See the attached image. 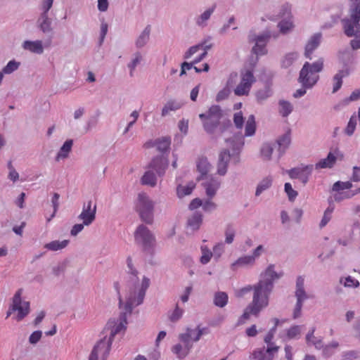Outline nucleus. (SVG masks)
I'll return each mask as SVG.
<instances>
[{
	"label": "nucleus",
	"instance_id": "obj_32",
	"mask_svg": "<svg viewBox=\"0 0 360 360\" xmlns=\"http://www.w3.org/2000/svg\"><path fill=\"white\" fill-rule=\"evenodd\" d=\"M207 55V51L205 50L198 58H196L192 63H189L187 62H184L181 64V70L180 72V75H183L186 74V70H191L193 68V64H196L201 61Z\"/></svg>",
	"mask_w": 360,
	"mask_h": 360
},
{
	"label": "nucleus",
	"instance_id": "obj_5",
	"mask_svg": "<svg viewBox=\"0 0 360 360\" xmlns=\"http://www.w3.org/2000/svg\"><path fill=\"white\" fill-rule=\"evenodd\" d=\"M202 335L201 329L198 328L196 330L187 328L186 333H181L179 339L182 344H176L172 347V352L179 358L186 357L193 346V342L198 341Z\"/></svg>",
	"mask_w": 360,
	"mask_h": 360
},
{
	"label": "nucleus",
	"instance_id": "obj_53",
	"mask_svg": "<svg viewBox=\"0 0 360 360\" xmlns=\"http://www.w3.org/2000/svg\"><path fill=\"white\" fill-rule=\"evenodd\" d=\"M19 65V63H17L15 60H11L4 68L2 72L5 74H11L18 68Z\"/></svg>",
	"mask_w": 360,
	"mask_h": 360
},
{
	"label": "nucleus",
	"instance_id": "obj_38",
	"mask_svg": "<svg viewBox=\"0 0 360 360\" xmlns=\"http://www.w3.org/2000/svg\"><path fill=\"white\" fill-rule=\"evenodd\" d=\"M352 188V184L351 181H338L335 182L333 185L332 190L333 191H344L345 190L347 191H351L350 189Z\"/></svg>",
	"mask_w": 360,
	"mask_h": 360
},
{
	"label": "nucleus",
	"instance_id": "obj_30",
	"mask_svg": "<svg viewBox=\"0 0 360 360\" xmlns=\"http://www.w3.org/2000/svg\"><path fill=\"white\" fill-rule=\"evenodd\" d=\"M256 123L254 115H251L248 117V119L245 124V135L246 136H252L255 133Z\"/></svg>",
	"mask_w": 360,
	"mask_h": 360
},
{
	"label": "nucleus",
	"instance_id": "obj_34",
	"mask_svg": "<svg viewBox=\"0 0 360 360\" xmlns=\"http://www.w3.org/2000/svg\"><path fill=\"white\" fill-rule=\"evenodd\" d=\"M72 143H73L72 140H68L64 143L57 155V160H59L60 158H65L68 157V153L71 150Z\"/></svg>",
	"mask_w": 360,
	"mask_h": 360
},
{
	"label": "nucleus",
	"instance_id": "obj_63",
	"mask_svg": "<svg viewBox=\"0 0 360 360\" xmlns=\"http://www.w3.org/2000/svg\"><path fill=\"white\" fill-rule=\"evenodd\" d=\"M344 285L346 287L357 288L359 286V282L356 279L349 276L345 278Z\"/></svg>",
	"mask_w": 360,
	"mask_h": 360
},
{
	"label": "nucleus",
	"instance_id": "obj_52",
	"mask_svg": "<svg viewBox=\"0 0 360 360\" xmlns=\"http://www.w3.org/2000/svg\"><path fill=\"white\" fill-rule=\"evenodd\" d=\"M297 57V54L295 53H290L287 54L282 61V66L284 68L290 66Z\"/></svg>",
	"mask_w": 360,
	"mask_h": 360
},
{
	"label": "nucleus",
	"instance_id": "obj_21",
	"mask_svg": "<svg viewBox=\"0 0 360 360\" xmlns=\"http://www.w3.org/2000/svg\"><path fill=\"white\" fill-rule=\"evenodd\" d=\"M168 162L163 156L154 158L150 164V167L155 170L158 175H162L167 167Z\"/></svg>",
	"mask_w": 360,
	"mask_h": 360
},
{
	"label": "nucleus",
	"instance_id": "obj_7",
	"mask_svg": "<svg viewBox=\"0 0 360 360\" xmlns=\"http://www.w3.org/2000/svg\"><path fill=\"white\" fill-rule=\"evenodd\" d=\"M255 82V78L252 70H245L241 71L240 76L238 75V82L232 88L234 94L238 96H248Z\"/></svg>",
	"mask_w": 360,
	"mask_h": 360
},
{
	"label": "nucleus",
	"instance_id": "obj_24",
	"mask_svg": "<svg viewBox=\"0 0 360 360\" xmlns=\"http://www.w3.org/2000/svg\"><path fill=\"white\" fill-rule=\"evenodd\" d=\"M255 263V257L251 255L240 257L231 264V269L236 270L239 266L252 265Z\"/></svg>",
	"mask_w": 360,
	"mask_h": 360
},
{
	"label": "nucleus",
	"instance_id": "obj_50",
	"mask_svg": "<svg viewBox=\"0 0 360 360\" xmlns=\"http://www.w3.org/2000/svg\"><path fill=\"white\" fill-rule=\"evenodd\" d=\"M226 141L230 143L234 151L240 150L244 144L243 136H238L236 141L234 140L231 141L230 139H226Z\"/></svg>",
	"mask_w": 360,
	"mask_h": 360
},
{
	"label": "nucleus",
	"instance_id": "obj_58",
	"mask_svg": "<svg viewBox=\"0 0 360 360\" xmlns=\"http://www.w3.org/2000/svg\"><path fill=\"white\" fill-rule=\"evenodd\" d=\"M225 235H226V240H225L226 243L228 244L231 243L233 241L234 236H235V229H233V227L232 226L229 225L227 226L226 231H225Z\"/></svg>",
	"mask_w": 360,
	"mask_h": 360
},
{
	"label": "nucleus",
	"instance_id": "obj_44",
	"mask_svg": "<svg viewBox=\"0 0 360 360\" xmlns=\"http://www.w3.org/2000/svg\"><path fill=\"white\" fill-rule=\"evenodd\" d=\"M150 31V29L149 26L145 28L136 41V46L138 47H142L146 44L149 39Z\"/></svg>",
	"mask_w": 360,
	"mask_h": 360
},
{
	"label": "nucleus",
	"instance_id": "obj_49",
	"mask_svg": "<svg viewBox=\"0 0 360 360\" xmlns=\"http://www.w3.org/2000/svg\"><path fill=\"white\" fill-rule=\"evenodd\" d=\"M356 122L357 119L356 115H352L350 117L348 124L345 129V133L347 135L351 136L354 133L356 128Z\"/></svg>",
	"mask_w": 360,
	"mask_h": 360
},
{
	"label": "nucleus",
	"instance_id": "obj_60",
	"mask_svg": "<svg viewBox=\"0 0 360 360\" xmlns=\"http://www.w3.org/2000/svg\"><path fill=\"white\" fill-rule=\"evenodd\" d=\"M142 60V57L139 53L135 54L134 58L132 60L131 63L128 65L129 68L130 69V75L133 76V72L138 64Z\"/></svg>",
	"mask_w": 360,
	"mask_h": 360
},
{
	"label": "nucleus",
	"instance_id": "obj_1",
	"mask_svg": "<svg viewBox=\"0 0 360 360\" xmlns=\"http://www.w3.org/2000/svg\"><path fill=\"white\" fill-rule=\"evenodd\" d=\"M150 280L146 277L143 278L141 285H136L131 289L126 297L124 311L122 312L118 320L110 319L105 328V330H110V337L101 340L91 351L89 360H106L109 355L111 345L115 335L124 331L127 328V316L130 315L132 309L141 304L144 299L146 291L149 287Z\"/></svg>",
	"mask_w": 360,
	"mask_h": 360
},
{
	"label": "nucleus",
	"instance_id": "obj_25",
	"mask_svg": "<svg viewBox=\"0 0 360 360\" xmlns=\"http://www.w3.org/2000/svg\"><path fill=\"white\" fill-rule=\"evenodd\" d=\"M349 75L347 70H340L333 77L334 85L333 92L335 93L338 91L342 84V78Z\"/></svg>",
	"mask_w": 360,
	"mask_h": 360
},
{
	"label": "nucleus",
	"instance_id": "obj_17",
	"mask_svg": "<svg viewBox=\"0 0 360 360\" xmlns=\"http://www.w3.org/2000/svg\"><path fill=\"white\" fill-rule=\"evenodd\" d=\"M170 143H171V141H170L169 138L163 137V138L158 139L155 141H147L144 144V147L146 148H149L155 146L158 151L164 153L169 149Z\"/></svg>",
	"mask_w": 360,
	"mask_h": 360
},
{
	"label": "nucleus",
	"instance_id": "obj_6",
	"mask_svg": "<svg viewBox=\"0 0 360 360\" xmlns=\"http://www.w3.org/2000/svg\"><path fill=\"white\" fill-rule=\"evenodd\" d=\"M154 202L145 193L138 195L136 202V210L140 218L146 224H151L153 221Z\"/></svg>",
	"mask_w": 360,
	"mask_h": 360
},
{
	"label": "nucleus",
	"instance_id": "obj_16",
	"mask_svg": "<svg viewBox=\"0 0 360 360\" xmlns=\"http://www.w3.org/2000/svg\"><path fill=\"white\" fill-rule=\"evenodd\" d=\"M278 349V346H268L266 350L264 349L255 350L252 355L257 360H273L274 354L276 353Z\"/></svg>",
	"mask_w": 360,
	"mask_h": 360
},
{
	"label": "nucleus",
	"instance_id": "obj_4",
	"mask_svg": "<svg viewBox=\"0 0 360 360\" xmlns=\"http://www.w3.org/2000/svg\"><path fill=\"white\" fill-rule=\"evenodd\" d=\"M323 68V59L319 58L313 63L306 62L300 72L299 82L303 87L311 88L319 80V73Z\"/></svg>",
	"mask_w": 360,
	"mask_h": 360
},
{
	"label": "nucleus",
	"instance_id": "obj_40",
	"mask_svg": "<svg viewBox=\"0 0 360 360\" xmlns=\"http://www.w3.org/2000/svg\"><path fill=\"white\" fill-rule=\"evenodd\" d=\"M215 8L216 5H213L211 8H208L204 13H202L200 15V16L197 19V24L199 25H204L206 21L210 18Z\"/></svg>",
	"mask_w": 360,
	"mask_h": 360
},
{
	"label": "nucleus",
	"instance_id": "obj_10",
	"mask_svg": "<svg viewBox=\"0 0 360 360\" xmlns=\"http://www.w3.org/2000/svg\"><path fill=\"white\" fill-rule=\"evenodd\" d=\"M134 240L144 250L153 249L155 245V237L148 227L139 225L134 232Z\"/></svg>",
	"mask_w": 360,
	"mask_h": 360
},
{
	"label": "nucleus",
	"instance_id": "obj_20",
	"mask_svg": "<svg viewBox=\"0 0 360 360\" xmlns=\"http://www.w3.org/2000/svg\"><path fill=\"white\" fill-rule=\"evenodd\" d=\"M202 185L205 189L207 195L212 198L216 194L217 191L219 188L220 182L213 177L207 178Z\"/></svg>",
	"mask_w": 360,
	"mask_h": 360
},
{
	"label": "nucleus",
	"instance_id": "obj_31",
	"mask_svg": "<svg viewBox=\"0 0 360 360\" xmlns=\"http://www.w3.org/2000/svg\"><path fill=\"white\" fill-rule=\"evenodd\" d=\"M157 179L155 174L151 171L145 172L141 178V183L143 185H148L152 187L156 185Z\"/></svg>",
	"mask_w": 360,
	"mask_h": 360
},
{
	"label": "nucleus",
	"instance_id": "obj_55",
	"mask_svg": "<svg viewBox=\"0 0 360 360\" xmlns=\"http://www.w3.org/2000/svg\"><path fill=\"white\" fill-rule=\"evenodd\" d=\"M314 329L313 328L311 331H310L306 337V340L308 344L314 345L316 348H319L321 347V340H315L316 338L314 335Z\"/></svg>",
	"mask_w": 360,
	"mask_h": 360
},
{
	"label": "nucleus",
	"instance_id": "obj_48",
	"mask_svg": "<svg viewBox=\"0 0 360 360\" xmlns=\"http://www.w3.org/2000/svg\"><path fill=\"white\" fill-rule=\"evenodd\" d=\"M273 153V148L268 143L264 144L261 149V155L264 160H270Z\"/></svg>",
	"mask_w": 360,
	"mask_h": 360
},
{
	"label": "nucleus",
	"instance_id": "obj_15",
	"mask_svg": "<svg viewBox=\"0 0 360 360\" xmlns=\"http://www.w3.org/2000/svg\"><path fill=\"white\" fill-rule=\"evenodd\" d=\"M270 37V34H264L257 36L253 41H255V45L252 48V53L257 56L264 55L266 53V44Z\"/></svg>",
	"mask_w": 360,
	"mask_h": 360
},
{
	"label": "nucleus",
	"instance_id": "obj_43",
	"mask_svg": "<svg viewBox=\"0 0 360 360\" xmlns=\"http://www.w3.org/2000/svg\"><path fill=\"white\" fill-rule=\"evenodd\" d=\"M181 108L179 103L174 101H168L162 110V116H166L170 111L178 110Z\"/></svg>",
	"mask_w": 360,
	"mask_h": 360
},
{
	"label": "nucleus",
	"instance_id": "obj_56",
	"mask_svg": "<svg viewBox=\"0 0 360 360\" xmlns=\"http://www.w3.org/2000/svg\"><path fill=\"white\" fill-rule=\"evenodd\" d=\"M285 191L290 201H293L297 195V192L292 188L290 183L285 184Z\"/></svg>",
	"mask_w": 360,
	"mask_h": 360
},
{
	"label": "nucleus",
	"instance_id": "obj_45",
	"mask_svg": "<svg viewBox=\"0 0 360 360\" xmlns=\"http://www.w3.org/2000/svg\"><path fill=\"white\" fill-rule=\"evenodd\" d=\"M210 46H204V44H198L196 46H191L185 53L184 58L188 59L190 58L194 53L198 52L200 49H203V51L205 50L207 51V49H209Z\"/></svg>",
	"mask_w": 360,
	"mask_h": 360
},
{
	"label": "nucleus",
	"instance_id": "obj_46",
	"mask_svg": "<svg viewBox=\"0 0 360 360\" xmlns=\"http://www.w3.org/2000/svg\"><path fill=\"white\" fill-rule=\"evenodd\" d=\"M275 326L269 331L264 338V342L268 344V346H274L271 342L276 333V326L279 322L278 319H274Z\"/></svg>",
	"mask_w": 360,
	"mask_h": 360
},
{
	"label": "nucleus",
	"instance_id": "obj_9",
	"mask_svg": "<svg viewBox=\"0 0 360 360\" xmlns=\"http://www.w3.org/2000/svg\"><path fill=\"white\" fill-rule=\"evenodd\" d=\"M355 8L351 11L349 19L342 20L345 33L348 37H352L360 30V0H350Z\"/></svg>",
	"mask_w": 360,
	"mask_h": 360
},
{
	"label": "nucleus",
	"instance_id": "obj_54",
	"mask_svg": "<svg viewBox=\"0 0 360 360\" xmlns=\"http://www.w3.org/2000/svg\"><path fill=\"white\" fill-rule=\"evenodd\" d=\"M333 212V207H328L326 210L323 217L320 223L321 228H323V226H325L328 223V221L330 220Z\"/></svg>",
	"mask_w": 360,
	"mask_h": 360
},
{
	"label": "nucleus",
	"instance_id": "obj_37",
	"mask_svg": "<svg viewBox=\"0 0 360 360\" xmlns=\"http://www.w3.org/2000/svg\"><path fill=\"white\" fill-rule=\"evenodd\" d=\"M228 302V295L224 292H218L215 294L214 303L216 306L224 307Z\"/></svg>",
	"mask_w": 360,
	"mask_h": 360
},
{
	"label": "nucleus",
	"instance_id": "obj_23",
	"mask_svg": "<svg viewBox=\"0 0 360 360\" xmlns=\"http://www.w3.org/2000/svg\"><path fill=\"white\" fill-rule=\"evenodd\" d=\"M22 47L25 50H29L30 51L34 53L41 54L44 51L42 42L39 40L34 41H25L22 44Z\"/></svg>",
	"mask_w": 360,
	"mask_h": 360
},
{
	"label": "nucleus",
	"instance_id": "obj_35",
	"mask_svg": "<svg viewBox=\"0 0 360 360\" xmlns=\"http://www.w3.org/2000/svg\"><path fill=\"white\" fill-rule=\"evenodd\" d=\"M356 194V191H335L333 198L335 201L340 202L345 199L351 198Z\"/></svg>",
	"mask_w": 360,
	"mask_h": 360
},
{
	"label": "nucleus",
	"instance_id": "obj_12",
	"mask_svg": "<svg viewBox=\"0 0 360 360\" xmlns=\"http://www.w3.org/2000/svg\"><path fill=\"white\" fill-rule=\"evenodd\" d=\"M96 205H93L91 200L83 205L82 211L78 216V219L82 220L85 226H89L96 219Z\"/></svg>",
	"mask_w": 360,
	"mask_h": 360
},
{
	"label": "nucleus",
	"instance_id": "obj_64",
	"mask_svg": "<svg viewBox=\"0 0 360 360\" xmlns=\"http://www.w3.org/2000/svg\"><path fill=\"white\" fill-rule=\"evenodd\" d=\"M41 335H42L41 331L36 330L30 335V336L29 338V342L31 344H36L40 340Z\"/></svg>",
	"mask_w": 360,
	"mask_h": 360
},
{
	"label": "nucleus",
	"instance_id": "obj_62",
	"mask_svg": "<svg viewBox=\"0 0 360 360\" xmlns=\"http://www.w3.org/2000/svg\"><path fill=\"white\" fill-rule=\"evenodd\" d=\"M183 309H180L178 305L176 306L174 311L169 315V319L172 322L178 321L183 314Z\"/></svg>",
	"mask_w": 360,
	"mask_h": 360
},
{
	"label": "nucleus",
	"instance_id": "obj_51",
	"mask_svg": "<svg viewBox=\"0 0 360 360\" xmlns=\"http://www.w3.org/2000/svg\"><path fill=\"white\" fill-rule=\"evenodd\" d=\"M297 297V303H296L295 308L294 309V313H293L294 319H297L300 316L301 310H302V302L306 299H307V297Z\"/></svg>",
	"mask_w": 360,
	"mask_h": 360
},
{
	"label": "nucleus",
	"instance_id": "obj_11",
	"mask_svg": "<svg viewBox=\"0 0 360 360\" xmlns=\"http://www.w3.org/2000/svg\"><path fill=\"white\" fill-rule=\"evenodd\" d=\"M313 169L314 166L312 165H308L292 168L287 172L291 179H299L305 185L312 173Z\"/></svg>",
	"mask_w": 360,
	"mask_h": 360
},
{
	"label": "nucleus",
	"instance_id": "obj_19",
	"mask_svg": "<svg viewBox=\"0 0 360 360\" xmlns=\"http://www.w3.org/2000/svg\"><path fill=\"white\" fill-rule=\"evenodd\" d=\"M321 34L319 33L314 34L308 41L305 46L304 56L307 58L311 59L313 51L319 46L321 42Z\"/></svg>",
	"mask_w": 360,
	"mask_h": 360
},
{
	"label": "nucleus",
	"instance_id": "obj_28",
	"mask_svg": "<svg viewBox=\"0 0 360 360\" xmlns=\"http://www.w3.org/2000/svg\"><path fill=\"white\" fill-rule=\"evenodd\" d=\"M290 130L289 129L283 136H281L277 140V143L279 146V150L282 153H283L285 150L290 146Z\"/></svg>",
	"mask_w": 360,
	"mask_h": 360
},
{
	"label": "nucleus",
	"instance_id": "obj_61",
	"mask_svg": "<svg viewBox=\"0 0 360 360\" xmlns=\"http://www.w3.org/2000/svg\"><path fill=\"white\" fill-rule=\"evenodd\" d=\"M300 326H293L288 330L287 336L290 339L295 338L300 334Z\"/></svg>",
	"mask_w": 360,
	"mask_h": 360
},
{
	"label": "nucleus",
	"instance_id": "obj_29",
	"mask_svg": "<svg viewBox=\"0 0 360 360\" xmlns=\"http://www.w3.org/2000/svg\"><path fill=\"white\" fill-rule=\"evenodd\" d=\"M210 169V165L207 158H200L197 162V169L201 174V178L205 176Z\"/></svg>",
	"mask_w": 360,
	"mask_h": 360
},
{
	"label": "nucleus",
	"instance_id": "obj_33",
	"mask_svg": "<svg viewBox=\"0 0 360 360\" xmlns=\"http://www.w3.org/2000/svg\"><path fill=\"white\" fill-rule=\"evenodd\" d=\"M279 113L283 117L288 116L292 111L293 107L292 104L286 101L281 100L279 101Z\"/></svg>",
	"mask_w": 360,
	"mask_h": 360
},
{
	"label": "nucleus",
	"instance_id": "obj_2",
	"mask_svg": "<svg viewBox=\"0 0 360 360\" xmlns=\"http://www.w3.org/2000/svg\"><path fill=\"white\" fill-rule=\"evenodd\" d=\"M274 265H270L262 274L261 279L257 285L254 286L248 285L236 291V296L240 298L244 297L246 293L254 290L252 301L240 317L239 324L244 323L246 320L250 319V315L257 316L259 312L268 306L269 297L274 287V281L281 276L280 274L274 271Z\"/></svg>",
	"mask_w": 360,
	"mask_h": 360
},
{
	"label": "nucleus",
	"instance_id": "obj_18",
	"mask_svg": "<svg viewBox=\"0 0 360 360\" xmlns=\"http://www.w3.org/2000/svg\"><path fill=\"white\" fill-rule=\"evenodd\" d=\"M338 153V150L330 152L326 158L320 160L315 165V168L316 169L332 168L336 162Z\"/></svg>",
	"mask_w": 360,
	"mask_h": 360
},
{
	"label": "nucleus",
	"instance_id": "obj_59",
	"mask_svg": "<svg viewBox=\"0 0 360 360\" xmlns=\"http://www.w3.org/2000/svg\"><path fill=\"white\" fill-rule=\"evenodd\" d=\"M233 122L236 128L241 129L244 124V118L241 112H236L233 116Z\"/></svg>",
	"mask_w": 360,
	"mask_h": 360
},
{
	"label": "nucleus",
	"instance_id": "obj_27",
	"mask_svg": "<svg viewBox=\"0 0 360 360\" xmlns=\"http://www.w3.org/2000/svg\"><path fill=\"white\" fill-rule=\"evenodd\" d=\"M202 221V216L198 212H195L188 220V225L193 229L197 230L200 228Z\"/></svg>",
	"mask_w": 360,
	"mask_h": 360
},
{
	"label": "nucleus",
	"instance_id": "obj_14",
	"mask_svg": "<svg viewBox=\"0 0 360 360\" xmlns=\"http://www.w3.org/2000/svg\"><path fill=\"white\" fill-rule=\"evenodd\" d=\"M238 82V75L236 72L231 73L228 78L226 86L217 94L216 97L217 101H221L227 98L231 94V90Z\"/></svg>",
	"mask_w": 360,
	"mask_h": 360
},
{
	"label": "nucleus",
	"instance_id": "obj_41",
	"mask_svg": "<svg viewBox=\"0 0 360 360\" xmlns=\"http://www.w3.org/2000/svg\"><path fill=\"white\" fill-rule=\"evenodd\" d=\"M296 292L295 296L300 297H308L304 289V278L299 276L296 281Z\"/></svg>",
	"mask_w": 360,
	"mask_h": 360
},
{
	"label": "nucleus",
	"instance_id": "obj_22",
	"mask_svg": "<svg viewBox=\"0 0 360 360\" xmlns=\"http://www.w3.org/2000/svg\"><path fill=\"white\" fill-rule=\"evenodd\" d=\"M230 160V153L224 150L219 154V162L217 165V173L219 175H224L227 171L228 162Z\"/></svg>",
	"mask_w": 360,
	"mask_h": 360
},
{
	"label": "nucleus",
	"instance_id": "obj_47",
	"mask_svg": "<svg viewBox=\"0 0 360 360\" xmlns=\"http://www.w3.org/2000/svg\"><path fill=\"white\" fill-rule=\"evenodd\" d=\"M201 251L200 262L203 264H207L210 261L212 253L206 246H202Z\"/></svg>",
	"mask_w": 360,
	"mask_h": 360
},
{
	"label": "nucleus",
	"instance_id": "obj_39",
	"mask_svg": "<svg viewBox=\"0 0 360 360\" xmlns=\"http://www.w3.org/2000/svg\"><path fill=\"white\" fill-rule=\"evenodd\" d=\"M39 26L40 29L43 32H48L51 30V20L48 18V15L46 13H41V18H39Z\"/></svg>",
	"mask_w": 360,
	"mask_h": 360
},
{
	"label": "nucleus",
	"instance_id": "obj_26",
	"mask_svg": "<svg viewBox=\"0 0 360 360\" xmlns=\"http://www.w3.org/2000/svg\"><path fill=\"white\" fill-rule=\"evenodd\" d=\"M195 184L193 182H189L186 186L179 185L176 188V193L179 198H183L190 195L195 188Z\"/></svg>",
	"mask_w": 360,
	"mask_h": 360
},
{
	"label": "nucleus",
	"instance_id": "obj_8",
	"mask_svg": "<svg viewBox=\"0 0 360 360\" xmlns=\"http://www.w3.org/2000/svg\"><path fill=\"white\" fill-rule=\"evenodd\" d=\"M22 290L19 289L13 296V303L7 311L6 318L9 317L12 313L17 311L16 316L14 317L18 321L22 320L30 311V302L22 301L21 296Z\"/></svg>",
	"mask_w": 360,
	"mask_h": 360
},
{
	"label": "nucleus",
	"instance_id": "obj_3",
	"mask_svg": "<svg viewBox=\"0 0 360 360\" xmlns=\"http://www.w3.org/2000/svg\"><path fill=\"white\" fill-rule=\"evenodd\" d=\"M202 122L204 129L209 134H213L216 129L220 125V131L222 133L224 130L231 128V121L225 117L220 106L212 105L206 113L199 115Z\"/></svg>",
	"mask_w": 360,
	"mask_h": 360
},
{
	"label": "nucleus",
	"instance_id": "obj_13",
	"mask_svg": "<svg viewBox=\"0 0 360 360\" xmlns=\"http://www.w3.org/2000/svg\"><path fill=\"white\" fill-rule=\"evenodd\" d=\"M281 18H283L281 22H279L278 27L280 32L282 34H286L292 30L294 25L292 21V15L290 13V8L289 6H285L283 8Z\"/></svg>",
	"mask_w": 360,
	"mask_h": 360
},
{
	"label": "nucleus",
	"instance_id": "obj_57",
	"mask_svg": "<svg viewBox=\"0 0 360 360\" xmlns=\"http://www.w3.org/2000/svg\"><path fill=\"white\" fill-rule=\"evenodd\" d=\"M271 94V89L268 88H265L264 89L259 90L257 92V98L259 101H262L269 97Z\"/></svg>",
	"mask_w": 360,
	"mask_h": 360
},
{
	"label": "nucleus",
	"instance_id": "obj_36",
	"mask_svg": "<svg viewBox=\"0 0 360 360\" xmlns=\"http://www.w3.org/2000/svg\"><path fill=\"white\" fill-rule=\"evenodd\" d=\"M68 240H64L63 241L54 240L51 243H46L44 248L52 251L61 250L67 246Z\"/></svg>",
	"mask_w": 360,
	"mask_h": 360
},
{
	"label": "nucleus",
	"instance_id": "obj_42",
	"mask_svg": "<svg viewBox=\"0 0 360 360\" xmlns=\"http://www.w3.org/2000/svg\"><path fill=\"white\" fill-rule=\"evenodd\" d=\"M272 179L270 177H266L262 179V181L257 186L255 195H259L264 191L269 188L271 185Z\"/></svg>",
	"mask_w": 360,
	"mask_h": 360
}]
</instances>
